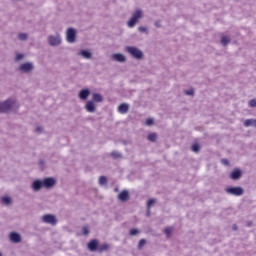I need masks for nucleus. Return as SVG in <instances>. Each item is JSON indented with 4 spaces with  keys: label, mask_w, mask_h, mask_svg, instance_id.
<instances>
[{
    "label": "nucleus",
    "mask_w": 256,
    "mask_h": 256,
    "mask_svg": "<svg viewBox=\"0 0 256 256\" xmlns=\"http://www.w3.org/2000/svg\"><path fill=\"white\" fill-rule=\"evenodd\" d=\"M131 237H135V235H138L139 234V229L137 228H133L130 230V233Z\"/></svg>",
    "instance_id": "29"
},
{
    "label": "nucleus",
    "mask_w": 256,
    "mask_h": 256,
    "mask_svg": "<svg viewBox=\"0 0 256 256\" xmlns=\"http://www.w3.org/2000/svg\"><path fill=\"white\" fill-rule=\"evenodd\" d=\"M9 237L12 243H21V235L19 233L11 232Z\"/></svg>",
    "instance_id": "16"
},
{
    "label": "nucleus",
    "mask_w": 256,
    "mask_h": 256,
    "mask_svg": "<svg viewBox=\"0 0 256 256\" xmlns=\"http://www.w3.org/2000/svg\"><path fill=\"white\" fill-rule=\"evenodd\" d=\"M82 233H83V235H87V234L89 233V228L84 227V228L82 229Z\"/></svg>",
    "instance_id": "39"
},
{
    "label": "nucleus",
    "mask_w": 256,
    "mask_h": 256,
    "mask_svg": "<svg viewBox=\"0 0 256 256\" xmlns=\"http://www.w3.org/2000/svg\"><path fill=\"white\" fill-rule=\"evenodd\" d=\"M17 107V100L9 98L4 102H0V113H9Z\"/></svg>",
    "instance_id": "1"
},
{
    "label": "nucleus",
    "mask_w": 256,
    "mask_h": 256,
    "mask_svg": "<svg viewBox=\"0 0 256 256\" xmlns=\"http://www.w3.org/2000/svg\"><path fill=\"white\" fill-rule=\"evenodd\" d=\"M118 199L122 203H125V201H129V191L123 190L122 192H120L118 195Z\"/></svg>",
    "instance_id": "15"
},
{
    "label": "nucleus",
    "mask_w": 256,
    "mask_h": 256,
    "mask_svg": "<svg viewBox=\"0 0 256 256\" xmlns=\"http://www.w3.org/2000/svg\"><path fill=\"white\" fill-rule=\"evenodd\" d=\"M164 233L167 237H171V234L173 233V228L172 227H166L164 229Z\"/></svg>",
    "instance_id": "25"
},
{
    "label": "nucleus",
    "mask_w": 256,
    "mask_h": 256,
    "mask_svg": "<svg viewBox=\"0 0 256 256\" xmlns=\"http://www.w3.org/2000/svg\"><path fill=\"white\" fill-rule=\"evenodd\" d=\"M153 205H155V199H150L147 203V208L151 209V207H153Z\"/></svg>",
    "instance_id": "35"
},
{
    "label": "nucleus",
    "mask_w": 256,
    "mask_h": 256,
    "mask_svg": "<svg viewBox=\"0 0 256 256\" xmlns=\"http://www.w3.org/2000/svg\"><path fill=\"white\" fill-rule=\"evenodd\" d=\"M33 69H35V66L32 62H25L21 64L18 68V70L21 71V73H31Z\"/></svg>",
    "instance_id": "8"
},
{
    "label": "nucleus",
    "mask_w": 256,
    "mask_h": 256,
    "mask_svg": "<svg viewBox=\"0 0 256 256\" xmlns=\"http://www.w3.org/2000/svg\"><path fill=\"white\" fill-rule=\"evenodd\" d=\"M184 93L185 95H193L195 91H193V89H190V90H185Z\"/></svg>",
    "instance_id": "36"
},
{
    "label": "nucleus",
    "mask_w": 256,
    "mask_h": 256,
    "mask_svg": "<svg viewBox=\"0 0 256 256\" xmlns=\"http://www.w3.org/2000/svg\"><path fill=\"white\" fill-rule=\"evenodd\" d=\"M93 103H101L103 102V96L99 93H94L92 96Z\"/></svg>",
    "instance_id": "20"
},
{
    "label": "nucleus",
    "mask_w": 256,
    "mask_h": 256,
    "mask_svg": "<svg viewBox=\"0 0 256 256\" xmlns=\"http://www.w3.org/2000/svg\"><path fill=\"white\" fill-rule=\"evenodd\" d=\"M244 127H256L255 119H247L244 121Z\"/></svg>",
    "instance_id": "21"
},
{
    "label": "nucleus",
    "mask_w": 256,
    "mask_h": 256,
    "mask_svg": "<svg viewBox=\"0 0 256 256\" xmlns=\"http://www.w3.org/2000/svg\"><path fill=\"white\" fill-rule=\"evenodd\" d=\"M139 19H143V10L141 9H137L132 13L130 20L127 22V27L133 29L139 23Z\"/></svg>",
    "instance_id": "3"
},
{
    "label": "nucleus",
    "mask_w": 256,
    "mask_h": 256,
    "mask_svg": "<svg viewBox=\"0 0 256 256\" xmlns=\"http://www.w3.org/2000/svg\"><path fill=\"white\" fill-rule=\"evenodd\" d=\"M22 59H25V55L17 53L15 61H21Z\"/></svg>",
    "instance_id": "34"
},
{
    "label": "nucleus",
    "mask_w": 256,
    "mask_h": 256,
    "mask_svg": "<svg viewBox=\"0 0 256 256\" xmlns=\"http://www.w3.org/2000/svg\"><path fill=\"white\" fill-rule=\"evenodd\" d=\"M138 31H140V33H146V34L149 33V30H147V27H145V26H140L138 28Z\"/></svg>",
    "instance_id": "32"
},
{
    "label": "nucleus",
    "mask_w": 256,
    "mask_h": 256,
    "mask_svg": "<svg viewBox=\"0 0 256 256\" xmlns=\"http://www.w3.org/2000/svg\"><path fill=\"white\" fill-rule=\"evenodd\" d=\"M43 180H34L31 184V189L34 191V193L39 192L40 189H43Z\"/></svg>",
    "instance_id": "9"
},
{
    "label": "nucleus",
    "mask_w": 256,
    "mask_h": 256,
    "mask_svg": "<svg viewBox=\"0 0 256 256\" xmlns=\"http://www.w3.org/2000/svg\"><path fill=\"white\" fill-rule=\"evenodd\" d=\"M199 144H193L192 147H191V150L194 152V153H199Z\"/></svg>",
    "instance_id": "31"
},
{
    "label": "nucleus",
    "mask_w": 256,
    "mask_h": 256,
    "mask_svg": "<svg viewBox=\"0 0 256 256\" xmlns=\"http://www.w3.org/2000/svg\"><path fill=\"white\" fill-rule=\"evenodd\" d=\"M249 105L250 107H256V100L255 99L250 100Z\"/></svg>",
    "instance_id": "37"
},
{
    "label": "nucleus",
    "mask_w": 256,
    "mask_h": 256,
    "mask_svg": "<svg viewBox=\"0 0 256 256\" xmlns=\"http://www.w3.org/2000/svg\"><path fill=\"white\" fill-rule=\"evenodd\" d=\"M28 37L29 36L27 35V33H20V34H18V39L20 41H27Z\"/></svg>",
    "instance_id": "24"
},
{
    "label": "nucleus",
    "mask_w": 256,
    "mask_h": 256,
    "mask_svg": "<svg viewBox=\"0 0 256 256\" xmlns=\"http://www.w3.org/2000/svg\"><path fill=\"white\" fill-rule=\"evenodd\" d=\"M228 195H234V197H241L243 195V189L241 187H228L226 188Z\"/></svg>",
    "instance_id": "7"
},
{
    "label": "nucleus",
    "mask_w": 256,
    "mask_h": 256,
    "mask_svg": "<svg viewBox=\"0 0 256 256\" xmlns=\"http://www.w3.org/2000/svg\"><path fill=\"white\" fill-rule=\"evenodd\" d=\"M85 109L88 113H95L97 111V108L95 107V102L93 101H87L85 105Z\"/></svg>",
    "instance_id": "13"
},
{
    "label": "nucleus",
    "mask_w": 256,
    "mask_h": 256,
    "mask_svg": "<svg viewBox=\"0 0 256 256\" xmlns=\"http://www.w3.org/2000/svg\"><path fill=\"white\" fill-rule=\"evenodd\" d=\"M99 241H97V240H91L89 243H88V249H89V251H91V252H95V251H98V249H99Z\"/></svg>",
    "instance_id": "14"
},
{
    "label": "nucleus",
    "mask_w": 256,
    "mask_h": 256,
    "mask_svg": "<svg viewBox=\"0 0 256 256\" xmlns=\"http://www.w3.org/2000/svg\"><path fill=\"white\" fill-rule=\"evenodd\" d=\"M145 243H147V240L141 239V240L138 242V249H143V247L145 246Z\"/></svg>",
    "instance_id": "30"
},
{
    "label": "nucleus",
    "mask_w": 256,
    "mask_h": 256,
    "mask_svg": "<svg viewBox=\"0 0 256 256\" xmlns=\"http://www.w3.org/2000/svg\"><path fill=\"white\" fill-rule=\"evenodd\" d=\"M1 201L4 205H11V197L9 196H4L1 198Z\"/></svg>",
    "instance_id": "23"
},
{
    "label": "nucleus",
    "mask_w": 256,
    "mask_h": 256,
    "mask_svg": "<svg viewBox=\"0 0 256 256\" xmlns=\"http://www.w3.org/2000/svg\"><path fill=\"white\" fill-rule=\"evenodd\" d=\"M129 111V104L122 103L118 106V113H121V115H125V113H128Z\"/></svg>",
    "instance_id": "17"
},
{
    "label": "nucleus",
    "mask_w": 256,
    "mask_h": 256,
    "mask_svg": "<svg viewBox=\"0 0 256 256\" xmlns=\"http://www.w3.org/2000/svg\"><path fill=\"white\" fill-rule=\"evenodd\" d=\"M125 51H126V53H129V55L133 59H136V61H141V59H143V57H145L143 50H141L135 46H126Z\"/></svg>",
    "instance_id": "2"
},
{
    "label": "nucleus",
    "mask_w": 256,
    "mask_h": 256,
    "mask_svg": "<svg viewBox=\"0 0 256 256\" xmlns=\"http://www.w3.org/2000/svg\"><path fill=\"white\" fill-rule=\"evenodd\" d=\"M154 25H155V27H157V29L161 28V22H159V21H156L154 23Z\"/></svg>",
    "instance_id": "41"
},
{
    "label": "nucleus",
    "mask_w": 256,
    "mask_h": 256,
    "mask_svg": "<svg viewBox=\"0 0 256 256\" xmlns=\"http://www.w3.org/2000/svg\"><path fill=\"white\" fill-rule=\"evenodd\" d=\"M47 41H48V45H50V47H59V45H61V43H63V38L61 37V34L56 33L53 35H49L47 37Z\"/></svg>",
    "instance_id": "4"
},
{
    "label": "nucleus",
    "mask_w": 256,
    "mask_h": 256,
    "mask_svg": "<svg viewBox=\"0 0 256 256\" xmlns=\"http://www.w3.org/2000/svg\"><path fill=\"white\" fill-rule=\"evenodd\" d=\"M0 256H3V254L0 253Z\"/></svg>",
    "instance_id": "44"
},
{
    "label": "nucleus",
    "mask_w": 256,
    "mask_h": 256,
    "mask_svg": "<svg viewBox=\"0 0 256 256\" xmlns=\"http://www.w3.org/2000/svg\"><path fill=\"white\" fill-rule=\"evenodd\" d=\"M77 38V30L74 28H68L66 31V41L67 43H75Z\"/></svg>",
    "instance_id": "5"
},
{
    "label": "nucleus",
    "mask_w": 256,
    "mask_h": 256,
    "mask_svg": "<svg viewBox=\"0 0 256 256\" xmlns=\"http://www.w3.org/2000/svg\"><path fill=\"white\" fill-rule=\"evenodd\" d=\"M221 163H222V165H229V160H227V159H222V160H221Z\"/></svg>",
    "instance_id": "40"
},
{
    "label": "nucleus",
    "mask_w": 256,
    "mask_h": 256,
    "mask_svg": "<svg viewBox=\"0 0 256 256\" xmlns=\"http://www.w3.org/2000/svg\"><path fill=\"white\" fill-rule=\"evenodd\" d=\"M112 61H117V63H125L127 61V57L121 53H115L111 56Z\"/></svg>",
    "instance_id": "10"
},
{
    "label": "nucleus",
    "mask_w": 256,
    "mask_h": 256,
    "mask_svg": "<svg viewBox=\"0 0 256 256\" xmlns=\"http://www.w3.org/2000/svg\"><path fill=\"white\" fill-rule=\"evenodd\" d=\"M42 222L46 223L47 225L55 226L57 225V217L53 214H45L42 216Z\"/></svg>",
    "instance_id": "6"
},
{
    "label": "nucleus",
    "mask_w": 256,
    "mask_h": 256,
    "mask_svg": "<svg viewBox=\"0 0 256 256\" xmlns=\"http://www.w3.org/2000/svg\"><path fill=\"white\" fill-rule=\"evenodd\" d=\"M107 249H109V245L108 244H102L98 247V251L100 253H103V251H107Z\"/></svg>",
    "instance_id": "26"
},
{
    "label": "nucleus",
    "mask_w": 256,
    "mask_h": 256,
    "mask_svg": "<svg viewBox=\"0 0 256 256\" xmlns=\"http://www.w3.org/2000/svg\"><path fill=\"white\" fill-rule=\"evenodd\" d=\"M99 185H107V177L100 176V178H99Z\"/></svg>",
    "instance_id": "27"
},
{
    "label": "nucleus",
    "mask_w": 256,
    "mask_h": 256,
    "mask_svg": "<svg viewBox=\"0 0 256 256\" xmlns=\"http://www.w3.org/2000/svg\"><path fill=\"white\" fill-rule=\"evenodd\" d=\"M230 178L233 179V181H237V179H241V170L236 169L230 174Z\"/></svg>",
    "instance_id": "19"
},
{
    "label": "nucleus",
    "mask_w": 256,
    "mask_h": 256,
    "mask_svg": "<svg viewBox=\"0 0 256 256\" xmlns=\"http://www.w3.org/2000/svg\"><path fill=\"white\" fill-rule=\"evenodd\" d=\"M78 55H80V57H82L83 59H91V57H93V54L89 50L85 49L80 50Z\"/></svg>",
    "instance_id": "18"
},
{
    "label": "nucleus",
    "mask_w": 256,
    "mask_h": 256,
    "mask_svg": "<svg viewBox=\"0 0 256 256\" xmlns=\"http://www.w3.org/2000/svg\"><path fill=\"white\" fill-rule=\"evenodd\" d=\"M229 43H231V39L227 36H222L221 44L225 47L226 45H229Z\"/></svg>",
    "instance_id": "22"
},
{
    "label": "nucleus",
    "mask_w": 256,
    "mask_h": 256,
    "mask_svg": "<svg viewBox=\"0 0 256 256\" xmlns=\"http://www.w3.org/2000/svg\"><path fill=\"white\" fill-rule=\"evenodd\" d=\"M89 95H91V91H89V89H82L79 92L78 97L82 101H87V99L89 98Z\"/></svg>",
    "instance_id": "12"
},
{
    "label": "nucleus",
    "mask_w": 256,
    "mask_h": 256,
    "mask_svg": "<svg viewBox=\"0 0 256 256\" xmlns=\"http://www.w3.org/2000/svg\"><path fill=\"white\" fill-rule=\"evenodd\" d=\"M234 231H237V225L233 226Z\"/></svg>",
    "instance_id": "43"
},
{
    "label": "nucleus",
    "mask_w": 256,
    "mask_h": 256,
    "mask_svg": "<svg viewBox=\"0 0 256 256\" xmlns=\"http://www.w3.org/2000/svg\"><path fill=\"white\" fill-rule=\"evenodd\" d=\"M146 125H148L150 127V125H153V118H148L146 120Z\"/></svg>",
    "instance_id": "38"
},
{
    "label": "nucleus",
    "mask_w": 256,
    "mask_h": 256,
    "mask_svg": "<svg viewBox=\"0 0 256 256\" xmlns=\"http://www.w3.org/2000/svg\"><path fill=\"white\" fill-rule=\"evenodd\" d=\"M42 185L45 189H51L55 185V179L53 178H45L42 180Z\"/></svg>",
    "instance_id": "11"
},
{
    "label": "nucleus",
    "mask_w": 256,
    "mask_h": 256,
    "mask_svg": "<svg viewBox=\"0 0 256 256\" xmlns=\"http://www.w3.org/2000/svg\"><path fill=\"white\" fill-rule=\"evenodd\" d=\"M36 133H41V131H43V128H41V126L36 127Z\"/></svg>",
    "instance_id": "42"
},
{
    "label": "nucleus",
    "mask_w": 256,
    "mask_h": 256,
    "mask_svg": "<svg viewBox=\"0 0 256 256\" xmlns=\"http://www.w3.org/2000/svg\"><path fill=\"white\" fill-rule=\"evenodd\" d=\"M156 140H157V134L151 133V134L148 135V141L154 142Z\"/></svg>",
    "instance_id": "28"
},
{
    "label": "nucleus",
    "mask_w": 256,
    "mask_h": 256,
    "mask_svg": "<svg viewBox=\"0 0 256 256\" xmlns=\"http://www.w3.org/2000/svg\"><path fill=\"white\" fill-rule=\"evenodd\" d=\"M111 156L113 157V159H121V153L119 152H112Z\"/></svg>",
    "instance_id": "33"
}]
</instances>
